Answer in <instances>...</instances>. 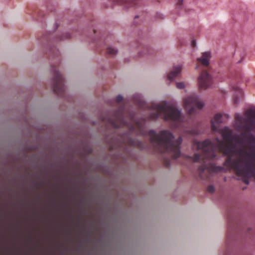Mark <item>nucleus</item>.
<instances>
[{"instance_id":"obj_1","label":"nucleus","mask_w":255,"mask_h":255,"mask_svg":"<svg viewBox=\"0 0 255 255\" xmlns=\"http://www.w3.org/2000/svg\"><path fill=\"white\" fill-rule=\"evenodd\" d=\"M148 134L150 136L151 143L157 151L168 152L173 159L180 156V145L182 141L181 137L173 141V135L167 130H162L156 133L154 130H151Z\"/></svg>"},{"instance_id":"obj_2","label":"nucleus","mask_w":255,"mask_h":255,"mask_svg":"<svg viewBox=\"0 0 255 255\" xmlns=\"http://www.w3.org/2000/svg\"><path fill=\"white\" fill-rule=\"evenodd\" d=\"M244 155H240V157L233 160L229 159L231 166L234 168L236 175L239 176H243L241 180L246 184L250 183L248 178L255 176V167H253L254 159H255V149L250 153L244 152Z\"/></svg>"},{"instance_id":"obj_3","label":"nucleus","mask_w":255,"mask_h":255,"mask_svg":"<svg viewBox=\"0 0 255 255\" xmlns=\"http://www.w3.org/2000/svg\"><path fill=\"white\" fill-rule=\"evenodd\" d=\"M197 147L202 149V153L200 156L198 154L195 153L193 157L187 156V158L192 159L193 162H199L201 159L203 161V164L199 166L198 170L199 176L201 178H204L203 172L209 168L210 161L216 157L213 145L210 140L206 139L202 142H198Z\"/></svg>"},{"instance_id":"obj_4","label":"nucleus","mask_w":255,"mask_h":255,"mask_svg":"<svg viewBox=\"0 0 255 255\" xmlns=\"http://www.w3.org/2000/svg\"><path fill=\"white\" fill-rule=\"evenodd\" d=\"M152 107L154 112L149 115L148 118L149 120H156L159 117V114H161L164 115L163 118L165 121H179L181 118V111L178 110L174 105L155 104Z\"/></svg>"},{"instance_id":"obj_5","label":"nucleus","mask_w":255,"mask_h":255,"mask_svg":"<svg viewBox=\"0 0 255 255\" xmlns=\"http://www.w3.org/2000/svg\"><path fill=\"white\" fill-rule=\"evenodd\" d=\"M51 72L53 75L51 79V86L54 93L62 96L65 91V87L63 84V79L62 75L54 68H52Z\"/></svg>"},{"instance_id":"obj_6","label":"nucleus","mask_w":255,"mask_h":255,"mask_svg":"<svg viewBox=\"0 0 255 255\" xmlns=\"http://www.w3.org/2000/svg\"><path fill=\"white\" fill-rule=\"evenodd\" d=\"M124 108H120L116 111L111 118L102 117V121L107 122L114 128H118L127 125L123 118Z\"/></svg>"},{"instance_id":"obj_7","label":"nucleus","mask_w":255,"mask_h":255,"mask_svg":"<svg viewBox=\"0 0 255 255\" xmlns=\"http://www.w3.org/2000/svg\"><path fill=\"white\" fill-rule=\"evenodd\" d=\"M184 106L189 114H194L196 109H200L204 106V103L199 102L196 95H192L187 98L184 101Z\"/></svg>"},{"instance_id":"obj_8","label":"nucleus","mask_w":255,"mask_h":255,"mask_svg":"<svg viewBox=\"0 0 255 255\" xmlns=\"http://www.w3.org/2000/svg\"><path fill=\"white\" fill-rule=\"evenodd\" d=\"M199 88L206 90L210 88L213 83L212 76L206 70H203L198 78Z\"/></svg>"},{"instance_id":"obj_9","label":"nucleus","mask_w":255,"mask_h":255,"mask_svg":"<svg viewBox=\"0 0 255 255\" xmlns=\"http://www.w3.org/2000/svg\"><path fill=\"white\" fill-rule=\"evenodd\" d=\"M120 143H124L126 144L133 146H138L140 142L134 139L131 138L129 134V133H125L120 136L119 138Z\"/></svg>"},{"instance_id":"obj_10","label":"nucleus","mask_w":255,"mask_h":255,"mask_svg":"<svg viewBox=\"0 0 255 255\" xmlns=\"http://www.w3.org/2000/svg\"><path fill=\"white\" fill-rule=\"evenodd\" d=\"M222 115L217 114L214 116L213 120H211V128L213 130H218V126L222 122Z\"/></svg>"},{"instance_id":"obj_11","label":"nucleus","mask_w":255,"mask_h":255,"mask_svg":"<svg viewBox=\"0 0 255 255\" xmlns=\"http://www.w3.org/2000/svg\"><path fill=\"white\" fill-rule=\"evenodd\" d=\"M211 57L210 52H204L202 53V57L198 58L197 61L205 66H207L209 64V59Z\"/></svg>"},{"instance_id":"obj_12","label":"nucleus","mask_w":255,"mask_h":255,"mask_svg":"<svg viewBox=\"0 0 255 255\" xmlns=\"http://www.w3.org/2000/svg\"><path fill=\"white\" fill-rule=\"evenodd\" d=\"M181 69V66L175 67L169 74L168 76V79L170 81L174 80L180 73Z\"/></svg>"},{"instance_id":"obj_13","label":"nucleus","mask_w":255,"mask_h":255,"mask_svg":"<svg viewBox=\"0 0 255 255\" xmlns=\"http://www.w3.org/2000/svg\"><path fill=\"white\" fill-rule=\"evenodd\" d=\"M224 153L226 155H231L234 152V148L231 145H224L222 142Z\"/></svg>"},{"instance_id":"obj_14","label":"nucleus","mask_w":255,"mask_h":255,"mask_svg":"<svg viewBox=\"0 0 255 255\" xmlns=\"http://www.w3.org/2000/svg\"><path fill=\"white\" fill-rule=\"evenodd\" d=\"M247 121H249L251 124L244 125L243 127V129L247 132L255 131L253 127V125L255 123V119H250V120H247Z\"/></svg>"},{"instance_id":"obj_15","label":"nucleus","mask_w":255,"mask_h":255,"mask_svg":"<svg viewBox=\"0 0 255 255\" xmlns=\"http://www.w3.org/2000/svg\"><path fill=\"white\" fill-rule=\"evenodd\" d=\"M133 99L135 103L139 107H143L145 105V102L141 99L139 95H136L133 96Z\"/></svg>"},{"instance_id":"obj_16","label":"nucleus","mask_w":255,"mask_h":255,"mask_svg":"<svg viewBox=\"0 0 255 255\" xmlns=\"http://www.w3.org/2000/svg\"><path fill=\"white\" fill-rule=\"evenodd\" d=\"M223 131V137L224 139L227 141H231L233 140L232 131L229 130L226 132H225L224 130Z\"/></svg>"},{"instance_id":"obj_17","label":"nucleus","mask_w":255,"mask_h":255,"mask_svg":"<svg viewBox=\"0 0 255 255\" xmlns=\"http://www.w3.org/2000/svg\"><path fill=\"white\" fill-rule=\"evenodd\" d=\"M118 50L112 47H109L107 49V53L111 55H115L118 53Z\"/></svg>"},{"instance_id":"obj_18","label":"nucleus","mask_w":255,"mask_h":255,"mask_svg":"<svg viewBox=\"0 0 255 255\" xmlns=\"http://www.w3.org/2000/svg\"><path fill=\"white\" fill-rule=\"evenodd\" d=\"M246 115L252 118V119H255V111L253 110H249L246 112ZM251 119H249L250 120Z\"/></svg>"},{"instance_id":"obj_19","label":"nucleus","mask_w":255,"mask_h":255,"mask_svg":"<svg viewBox=\"0 0 255 255\" xmlns=\"http://www.w3.org/2000/svg\"><path fill=\"white\" fill-rule=\"evenodd\" d=\"M143 53L144 55L151 54L153 53V50L150 47H147L144 50Z\"/></svg>"},{"instance_id":"obj_20","label":"nucleus","mask_w":255,"mask_h":255,"mask_svg":"<svg viewBox=\"0 0 255 255\" xmlns=\"http://www.w3.org/2000/svg\"><path fill=\"white\" fill-rule=\"evenodd\" d=\"M176 87L179 89H183L185 88V85L183 82H176Z\"/></svg>"},{"instance_id":"obj_21","label":"nucleus","mask_w":255,"mask_h":255,"mask_svg":"<svg viewBox=\"0 0 255 255\" xmlns=\"http://www.w3.org/2000/svg\"><path fill=\"white\" fill-rule=\"evenodd\" d=\"M123 100V97L121 95H119L116 99V101L118 103H121Z\"/></svg>"},{"instance_id":"obj_22","label":"nucleus","mask_w":255,"mask_h":255,"mask_svg":"<svg viewBox=\"0 0 255 255\" xmlns=\"http://www.w3.org/2000/svg\"><path fill=\"white\" fill-rule=\"evenodd\" d=\"M207 191L210 193H213L215 191V188L212 185H209L207 188Z\"/></svg>"},{"instance_id":"obj_23","label":"nucleus","mask_w":255,"mask_h":255,"mask_svg":"<svg viewBox=\"0 0 255 255\" xmlns=\"http://www.w3.org/2000/svg\"><path fill=\"white\" fill-rule=\"evenodd\" d=\"M136 126L138 127V128L140 129V134H145V133H144L143 131H141V129L142 128V126H141L138 122L136 123Z\"/></svg>"},{"instance_id":"obj_24","label":"nucleus","mask_w":255,"mask_h":255,"mask_svg":"<svg viewBox=\"0 0 255 255\" xmlns=\"http://www.w3.org/2000/svg\"><path fill=\"white\" fill-rule=\"evenodd\" d=\"M164 165L166 167H168L170 165V161L168 159H166L164 161Z\"/></svg>"},{"instance_id":"obj_25","label":"nucleus","mask_w":255,"mask_h":255,"mask_svg":"<svg viewBox=\"0 0 255 255\" xmlns=\"http://www.w3.org/2000/svg\"><path fill=\"white\" fill-rule=\"evenodd\" d=\"M239 103V101L238 97H235L234 99V104H235L236 106L238 105Z\"/></svg>"},{"instance_id":"obj_26","label":"nucleus","mask_w":255,"mask_h":255,"mask_svg":"<svg viewBox=\"0 0 255 255\" xmlns=\"http://www.w3.org/2000/svg\"><path fill=\"white\" fill-rule=\"evenodd\" d=\"M120 146V145L119 144H112L111 145V148L112 149H114V148H117L118 147Z\"/></svg>"},{"instance_id":"obj_27","label":"nucleus","mask_w":255,"mask_h":255,"mask_svg":"<svg viewBox=\"0 0 255 255\" xmlns=\"http://www.w3.org/2000/svg\"><path fill=\"white\" fill-rule=\"evenodd\" d=\"M129 129L130 131H132V130H134V126L132 125V126H130L129 127Z\"/></svg>"},{"instance_id":"obj_28","label":"nucleus","mask_w":255,"mask_h":255,"mask_svg":"<svg viewBox=\"0 0 255 255\" xmlns=\"http://www.w3.org/2000/svg\"><path fill=\"white\" fill-rule=\"evenodd\" d=\"M191 44H192V45L193 47L195 46V45H196L195 41L194 40H193L192 41Z\"/></svg>"},{"instance_id":"obj_29","label":"nucleus","mask_w":255,"mask_h":255,"mask_svg":"<svg viewBox=\"0 0 255 255\" xmlns=\"http://www.w3.org/2000/svg\"><path fill=\"white\" fill-rule=\"evenodd\" d=\"M251 142H255V137L252 135V140Z\"/></svg>"},{"instance_id":"obj_30","label":"nucleus","mask_w":255,"mask_h":255,"mask_svg":"<svg viewBox=\"0 0 255 255\" xmlns=\"http://www.w3.org/2000/svg\"><path fill=\"white\" fill-rule=\"evenodd\" d=\"M130 118L131 120L132 121L133 120V119H134L133 115H130Z\"/></svg>"},{"instance_id":"obj_31","label":"nucleus","mask_w":255,"mask_h":255,"mask_svg":"<svg viewBox=\"0 0 255 255\" xmlns=\"http://www.w3.org/2000/svg\"><path fill=\"white\" fill-rule=\"evenodd\" d=\"M180 4H182L183 3V0H179Z\"/></svg>"},{"instance_id":"obj_32","label":"nucleus","mask_w":255,"mask_h":255,"mask_svg":"<svg viewBox=\"0 0 255 255\" xmlns=\"http://www.w3.org/2000/svg\"><path fill=\"white\" fill-rule=\"evenodd\" d=\"M242 61V60L239 61L237 63L239 64V63H240Z\"/></svg>"},{"instance_id":"obj_33","label":"nucleus","mask_w":255,"mask_h":255,"mask_svg":"<svg viewBox=\"0 0 255 255\" xmlns=\"http://www.w3.org/2000/svg\"><path fill=\"white\" fill-rule=\"evenodd\" d=\"M138 15H136V16H135V18H138Z\"/></svg>"},{"instance_id":"obj_34","label":"nucleus","mask_w":255,"mask_h":255,"mask_svg":"<svg viewBox=\"0 0 255 255\" xmlns=\"http://www.w3.org/2000/svg\"><path fill=\"white\" fill-rule=\"evenodd\" d=\"M246 188H247V187H244V188H243V190H245Z\"/></svg>"},{"instance_id":"obj_35","label":"nucleus","mask_w":255,"mask_h":255,"mask_svg":"<svg viewBox=\"0 0 255 255\" xmlns=\"http://www.w3.org/2000/svg\"><path fill=\"white\" fill-rule=\"evenodd\" d=\"M224 181H226V177L224 178Z\"/></svg>"},{"instance_id":"obj_36","label":"nucleus","mask_w":255,"mask_h":255,"mask_svg":"<svg viewBox=\"0 0 255 255\" xmlns=\"http://www.w3.org/2000/svg\"><path fill=\"white\" fill-rule=\"evenodd\" d=\"M198 66H196V67H195V68H196V69H197V68H198Z\"/></svg>"}]
</instances>
